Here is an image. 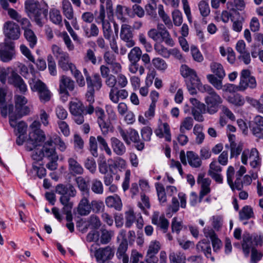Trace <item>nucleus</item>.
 I'll return each mask as SVG.
<instances>
[{"label":"nucleus","instance_id":"63","mask_svg":"<svg viewBox=\"0 0 263 263\" xmlns=\"http://www.w3.org/2000/svg\"><path fill=\"white\" fill-rule=\"evenodd\" d=\"M136 220V216L133 211H129L125 213V226L126 228H130Z\"/></svg>","mask_w":263,"mask_h":263},{"label":"nucleus","instance_id":"48","mask_svg":"<svg viewBox=\"0 0 263 263\" xmlns=\"http://www.w3.org/2000/svg\"><path fill=\"white\" fill-rule=\"evenodd\" d=\"M232 29L237 32H240L242 29V24L244 22V18L240 14L237 16L233 17L232 19Z\"/></svg>","mask_w":263,"mask_h":263},{"label":"nucleus","instance_id":"34","mask_svg":"<svg viewBox=\"0 0 263 263\" xmlns=\"http://www.w3.org/2000/svg\"><path fill=\"white\" fill-rule=\"evenodd\" d=\"M48 140L51 141L52 145L54 144L61 152H63L66 151L67 144L59 136L54 135L50 137Z\"/></svg>","mask_w":263,"mask_h":263},{"label":"nucleus","instance_id":"16","mask_svg":"<svg viewBox=\"0 0 263 263\" xmlns=\"http://www.w3.org/2000/svg\"><path fill=\"white\" fill-rule=\"evenodd\" d=\"M222 169L216 161H212L210 164L208 175L211 176L216 182L221 183L223 178L221 175Z\"/></svg>","mask_w":263,"mask_h":263},{"label":"nucleus","instance_id":"53","mask_svg":"<svg viewBox=\"0 0 263 263\" xmlns=\"http://www.w3.org/2000/svg\"><path fill=\"white\" fill-rule=\"evenodd\" d=\"M32 171L34 172L39 178H42L46 174V169L40 164L35 161L32 163Z\"/></svg>","mask_w":263,"mask_h":263},{"label":"nucleus","instance_id":"1","mask_svg":"<svg viewBox=\"0 0 263 263\" xmlns=\"http://www.w3.org/2000/svg\"><path fill=\"white\" fill-rule=\"evenodd\" d=\"M199 90L202 93L206 92L208 94L204 98L206 112L210 115L216 113L219 105L222 103L221 97L209 85L201 86Z\"/></svg>","mask_w":263,"mask_h":263},{"label":"nucleus","instance_id":"41","mask_svg":"<svg viewBox=\"0 0 263 263\" xmlns=\"http://www.w3.org/2000/svg\"><path fill=\"white\" fill-rule=\"evenodd\" d=\"M24 35L29 43L31 48H33L37 43V39L34 32L31 29H27L24 31Z\"/></svg>","mask_w":263,"mask_h":263},{"label":"nucleus","instance_id":"52","mask_svg":"<svg viewBox=\"0 0 263 263\" xmlns=\"http://www.w3.org/2000/svg\"><path fill=\"white\" fill-rule=\"evenodd\" d=\"M253 209L248 205L245 206L239 212V218L241 220H248L253 217Z\"/></svg>","mask_w":263,"mask_h":263},{"label":"nucleus","instance_id":"2","mask_svg":"<svg viewBox=\"0 0 263 263\" xmlns=\"http://www.w3.org/2000/svg\"><path fill=\"white\" fill-rule=\"evenodd\" d=\"M25 10L28 16L33 20L39 27H42L45 22L44 18L48 14V9L42 7L37 1H28L25 3Z\"/></svg>","mask_w":263,"mask_h":263},{"label":"nucleus","instance_id":"36","mask_svg":"<svg viewBox=\"0 0 263 263\" xmlns=\"http://www.w3.org/2000/svg\"><path fill=\"white\" fill-rule=\"evenodd\" d=\"M189 164L193 167H199L201 166L202 161L200 158L195 153L192 151H188L186 153Z\"/></svg>","mask_w":263,"mask_h":263},{"label":"nucleus","instance_id":"27","mask_svg":"<svg viewBox=\"0 0 263 263\" xmlns=\"http://www.w3.org/2000/svg\"><path fill=\"white\" fill-rule=\"evenodd\" d=\"M74 181L80 191L81 196L90 195L88 183L84 178L82 176L77 177Z\"/></svg>","mask_w":263,"mask_h":263},{"label":"nucleus","instance_id":"18","mask_svg":"<svg viewBox=\"0 0 263 263\" xmlns=\"http://www.w3.org/2000/svg\"><path fill=\"white\" fill-rule=\"evenodd\" d=\"M152 222L162 229L164 233H166L169 226L168 220L165 218L163 215H159L158 212H154L152 217Z\"/></svg>","mask_w":263,"mask_h":263},{"label":"nucleus","instance_id":"38","mask_svg":"<svg viewBox=\"0 0 263 263\" xmlns=\"http://www.w3.org/2000/svg\"><path fill=\"white\" fill-rule=\"evenodd\" d=\"M210 68L212 72L216 75L219 79H222L225 77V71L220 63L213 62L210 64Z\"/></svg>","mask_w":263,"mask_h":263},{"label":"nucleus","instance_id":"7","mask_svg":"<svg viewBox=\"0 0 263 263\" xmlns=\"http://www.w3.org/2000/svg\"><path fill=\"white\" fill-rule=\"evenodd\" d=\"M15 51L14 44L10 41H5L0 43V60L4 62H8L14 58Z\"/></svg>","mask_w":263,"mask_h":263},{"label":"nucleus","instance_id":"20","mask_svg":"<svg viewBox=\"0 0 263 263\" xmlns=\"http://www.w3.org/2000/svg\"><path fill=\"white\" fill-rule=\"evenodd\" d=\"M247 79L249 81V84L252 89L256 87V82L254 77L250 76V71L248 69H243L241 72L240 80L238 87L245 88L246 85V81Z\"/></svg>","mask_w":263,"mask_h":263},{"label":"nucleus","instance_id":"9","mask_svg":"<svg viewBox=\"0 0 263 263\" xmlns=\"http://www.w3.org/2000/svg\"><path fill=\"white\" fill-rule=\"evenodd\" d=\"M3 32L6 37L12 40L18 39L21 35L20 26L12 21H7L4 23Z\"/></svg>","mask_w":263,"mask_h":263},{"label":"nucleus","instance_id":"32","mask_svg":"<svg viewBox=\"0 0 263 263\" xmlns=\"http://www.w3.org/2000/svg\"><path fill=\"white\" fill-rule=\"evenodd\" d=\"M87 88L99 90L102 87V81L98 73H95L90 77V82L86 81Z\"/></svg>","mask_w":263,"mask_h":263},{"label":"nucleus","instance_id":"10","mask_svg":"<svg viewBox=\"0 0 263 263\" xmlns=\"http://www.w3.org/2000/svg\"><path fill=\"white\" fill-rule=\"evenodd\" d=\"M55 191L61 195L60 198H65L69 200L76 196L77 194L76 189L71 183L59 184L55 186Z\"/></svg>","mask_w":263,"mask_h":263},{"label":"nucleus","instance_id":"13","mask_svg":"<svg viewBox=\"0 0 263 263\" xmlns=\"http://www.w3.org/2000/svg\"><path fill=\"white\" fill-rule=\"evenodd\" d=\"M117 129L122 139L127 145H130L132 142L136 143L139 140L138 132L133 128L125 130L121 127L118 126Z\"/></svg>","mask_w":263,"mask_h":263},{"label":"nucleus","instance_id":"5","mask_svg":"<svg viewBox=\"0 0 263 263\" xmlns=\"http://www.w3.org/2000/svg\"><path fill=\"white\" fill-rule=\"evenodd\" d=\"M32 82H29L31 89L32 91L38 93L39 99L42 103H46L51 99L52 93L48 89L46 85L40 80H32Z\"/></svg>","mask_w":263,"mask_h":263},{"label":"nucleus","instance_id":"44","mask_svg":"<svg viewBox=\"0 0 263 263\" xmlns=\"http://www.w3.org/2000/svg\"><path fill=\"white\" fill-rule=\"evenodd\" d=\"M105 9L104 5H100L98 14L95 18L96 23L101 24L102 26L110 23L109 22L105 19Z\"/></svg>","mask_w":263,"mask_h":263},{"label":"nucleus","instance_id":"46","mask_svg":"<svg viewBox=\"0 0 263 263\" xmlns=\"http://www.w3.org/2000/svg\"><path fill=\"white\" fill-rule=\"evenodd\" d=\"M160 249L161 245L160 242L157 240H152L148 245L146 251V255L156 256Z\"/></svg>","mask_w":263,"mask_h":263},{"label":"nucleus","instance_id":"25","mask_svg":"<svg viewBox=\"0 0 263 263\" xmlns=\"http://www.w3.org/2000/svg\"><path fill=\"white\" fill-rule=\"evenodd\" d=\"M44 157H46L48 159L57 158L58 156L55 151V148L52 146L51 141L48 139L45 142L42 149Z\"/></svg>","mask_w":263,"mask_h":263},{"label":"nucleus","instance_id":"4","mask_svg":"<svg viewBox=\"0 0 263 263\" xmlns=\"http://www.w3.org/2000/svg\"><path fill=\"white\" fill-rule=\"evenodd\" d=\"M262 243L263 236L256 235L252 236L249 233H245L242 236L241 246L245 256L248 257L251 250L252 251L253 248H255V246H261Z\"/></svg>","mask_w":263,"mask_h":263},{"label":"nucleus","instance_id":"47","mask_svg":"<svg viewBox=\"0 0 263 263\" xmlns=\"http://www.w3.org/2000/svg\"><path fill=\"white\" fill-rule=\"evenodd\" d=\"M155 186L159 202L161 203L166 202L167 201L166 192L163 185L161 183H156Z\"/></svg>","mask_w":263,"mask_h":263},{"label":"nucleus","instance_id":"40","mask_svg":"<svg viewBox=\"0 0 263 263\" xmlns=\"http://www.w3.org/2000/svg\"><path fill=\"white\" fill-rule=\"evenodd\" d=\"M227 100L230 103L236 106H241L245 103L243 97L239 93H234L230 95L228 97Z\"/></svg>","mask_w":263,"mask_h":263},{"label":"nucleus","instance_id":"62","mask_svg":"<svg viewBox=\"0 0 263 263\" xmlns=\"http://www.w3.org/2000/svg\"><path fill=\"white\" fill-rule=\"evenodd\" d=\"M102 29L103 36L106 40L109 41L115 37L113 35L110 23L102 26Z\"/></svg>","mask_w":263,"mask_h":263},{"label":"nucleus","instance_id":"59","mask_svg":"<svg viewBox=\"0 0 263 263\" xmlns=\"http://www.w3.org/2000/svg\"><path fill=\"white\" fill-rule=\"evenodd\" d=\"M154 49L158 54L164 58H169L170 50H168L163 45L160 44H155L154 45Z\"/></svg>","mask_w":263,"mask_h":263},{"label":"nucleus","instance_id":"37","mask_svg":"<svg viewBox=\"0 0 263 263\" xmlns=\"http://www.w3.org/2000/svg\"><path fill=\"white\" fill-rule=\"evenodd\" d=\"M158 10L159 16L162 19L166 27L169 29H172L173 27V23L169 16L164 11L163 5H159Z\"/></svg>","mask_w":263,"mask_h":263},{"label":"nucleus","instance_id":"11","mask_svg":"<svg viewBox=\"0 0 263 263\" xmlns=\"http://www.w3.org/2000/svg\"><path fill=\"white\" fill-rule=\"evenodd\" d=\"M8 82L19 90L20 92L25 94L28 89L27 86L23 78L16 72L13 71L8 78Z\"/></svg>","mask_w":263,"mask_h":263},{"label":"nucleus","instance_id":"24","mask_svg":"<svg viewBox=\"0 0 263 263\" xmlns=\"http://www.w3.org/2000/svg\"><path fill=\"white\" fill-rule=\"evenodd\" d=\"M161 127H159L155 130L156 135L160 138H165L166 141L170 142L172 139L170 127L167 123H163Z\"/></svg>","mask_w":263,"mask_h":263},{"label":"nucleus","instance_id":"6","mask_svg":"<svg viewBox=\"0 0 263 263\" xmlns=\"http://www.w3.org/2000/svg\"><path fill=\"white\" fill-rule=\"evenodd\" d=\"M45 138L46 136L43 130L30 132L29 139L26 143V149L28 151H33L37 146L41 145Z\"/></svg>","mask_w":263,"mask_h":263},{"label":"nucleus","instance_id":"51","mask_svg":"<svg viewBox=\"0 0 263 263\" xmlns=\"http://www.w3.org/2000/svg\"><path fill=\"white\" fill-rule=\"evenodd\" d=\"M152 64L156 69L159 71H165L167 68L166 62L160 58H155L152 60Z\"/></svg>","mask_w":263,"mask_h":263},{"label":"nucleus","instance_id":"55","mask_svg":"<svg viewBox=\"0 0 263 263\" xmlns=\"http://www.w3.org/2000/svg\"><path fill=\"white\" fill-rule=\"evenodd\" d=\"M114 233L112 231H108L106 229L101 230V235L100 237V242L102 244H107L109 243L112 237L114 236Z\"/></svg>","mask_w":263,"mask_h":263},{"label":"nucleus","instance_id":"57","mask_svg":"<svg viewBox=\"0 0 263 263\" xmlns=\"http://www.w3.org/2000/svg\"><path fill=\"white\" fill-rule=\"evenodd\" d=\"M198 8L200 13L202 17H205L210 13L211 10L209 4L204 1H201L199 3Z\"/></svg>","mask_w":263,"mask_h":263},{"label":"nucleus","instance_id":"35","mask_svg":"<svg viewBox=\"0 0 263 263\" xmlns=\"http://www.w3.org/2000/svg\"><path fill=\"white\" fill-rule=\"evenodd\" d=\"M84 104L78 100L70 101L69 102V111L72 115H77L83 112Z\"/></svg>","mask_w":263,"mask_h":263},{"label":"nucleus","instance_id":"28","mask_svg":"<svg viewBox=\"0 0 263 263\" xmlns=\"http://www.w3.org/2000/svg\"><path fill=\"white\" fill-rule=\"evenodd\" d=\"M69 171L73 175H82L84 169L82 165L73 158L68 159Z\"/></svg>","mask_w":263,"mask_h":263},{"label":"nucleus","instance_id":"21","mask_svg":"<svg viewBox=\"0 0 263 263\" xmlns=\"http://www.w3.org/2000/svg\"><path fill=\"white\" fill-rule=\"evenodd\" d=\"M180 72L182 76L186 78V81H193L195 83L197 80H199L196 71L186 65L181 66Z\"/></svg>","mask_w":263,"mask_h":263},{"label":"nucleus","instance_id":"3","mask_svg":"<svg viewBox=\"0 0 263 263\" xmlns=\"http://www.w3.org/2000/svg\"><path fill=\"white\" fill-rule=\"evenodd\" d=\"M52 51L58 60L59 66L64 71L70 70L71 72L75 69L76 67L70 61V58L68 53L64 51L56 45L52 46Z\"/></svg>","mask_w":263,"mask_h":263},{"label":"nucleus","instance_id":"61","mask_svg":"<svg viewBox=\"0 0 263 263\" xmlns=\"http://www.w3.org/2000/svg\"><path fill=\"white\" fill-rule=\"evenodd\" d=\"M209 82L217 89L220 90L222 87V79H218L214 75L210 74L207 76Z\"/></svg>","mask_w":263,"mask_h":263},{"label":"nucleus","instance_id":"19","mask_svg":"<svg viewBox=\"0 0 263 263\" xmlns=\"http://www.w3.org/2000/svg\"><path fill=\"white\" fill-rule=\"evenodd\" d=\"M196 250L199 253H203L207 258H210L212 261H214L215 259L212 256V250L211 244L209 240L203 239L199 241L196 245Z\"/></svg>","mask_w":263,"mask_h":263},{"label":"nucleus","instance_id":"56","mask_svg":"<svg viewBox=\"0 0 263 263\" xmlns=\"http://www.w3.org/2000/svg\"><path fill=\"white\" fill-rule=\"evenodd\" d=\"M88 223V227L93 230H97L101 226V222L99 217L96 215H91L89 217Z\"/></svg>","mask_w":263,"mask_h":263},{"label":"nucleus","instance_id":"43","mask_svg":"<svg viewBox=\"0 0 263 263\" xmlns=\"http://www.w3.org/2000/svg\"><path fill=\"white\" fill-rule=\"evenodd\" d=\"M142 54V51L138 47H135L131 49L128 54V58L130 63L138 62Z\"/></svg>","mask_w":263,"mask_h":263},{"label":"nucleus","instance_id":"58","mask_svg":"<svg viewBox=\"0 0 263 263\" xmlns=\"http://www.w3.org/2000/svg\"><path fill=\"white\" fill-rule=\"evenodd\" d=\"M60 203L63 205L62 209L63 214H68L71 212V210L73 206L72 202L70 201V200L65 198L59 199Z\"/></svg>","mask_w":263,"mask_h":263},{"label":"nucleus","instance_id":"14","mask_svg":"<svg viewBox=\"0 0 263 263\" xmlns=\"http://www.w3.org/2000/svg\"><path fill=\"white\" fill-rule=\"evenodd\" d=\"M75 87L74 82L69 77L62 76L60 80L59 91L67 98L69 96L68 90L72 91Z\"/></svg>","mask_w":263,"mask_h":263},{"label":"nucleus","instance_id":"60","mask_svg":"<svg viewBox=\"0 0 263 263\" xmlns=\"http://www.w3.org/2000/svg\"><path fill=\"white\" fill-rule=\"evenodd\" d=\"M97 140L99 144L100 148L104 150L107 155L111 156L112 154V152L108 146L106 140L101 136H97Z\"/></svg>","mask_w":263,"mask_h":263},{"label":"nucleus","instance_id":"22","mask_svg":"<svg viewBox=\"0 0 263 263\" xmlns=\"http://www.w3.org/2000/svg\"><path fill=\"white\" fill-rule=\"evenodd\" d=\"M110 144L113 152L118 156L123 155L126 151L124 144L116 137L110 138Z\"/></svg>","mask_w":263,"mask_h":263},{"label":"nucleus","instance_id":"8","mask_svg":"<svg viewBox=\"0 0 263 263\" xmlns=\"http://www.w3.org/2000/svg\"><path fill=\"white\" fill-rule=\"evenodd\" d=\"M241 158L242 163L245 165L247 164L248 159H249L250 164L253 168H257L260 166V160L259 153L255 148H253L251 150L245 149L242 153Z\"/></svg>","mask_w":263,"mask_h":263},{"label":"nucleus","instance_id":"45","mask_svg":"<svg viewBox=\"0 0 263 263\" xmlns=\"http://www.w3.org/2000/svg\"><path fill=\"white\" fill-rule=\"evenodd\" d=\"M194 124V121L192 117L185 118L180 123L179 130L181 133H185V130H191Z\"/></svg>","mask_w":263,"mask_h":263},{"label":"nucleus","instance_id":"17","mask_svg":"<svg viewBox=\"0 0 263 263\" xmlns=\"http://www.w3.org/2000/svg\"><path fill=\"white\" fill-rule=\"evenodd\" d=\"M114 253L111 248L107 246L104 248H99L96 251L95 256L99 263H104L106 260L110 259Z\"/></svg>","mask_w":263,"mask_h":263},{"label":"nucleus","instance_id":"23","mask_svg":"<svg viewBox=\"0 0 263 263\" xmlns=\"http://www.w3.org/2000/svg\"><path fill=\"white\" fill-rule=\"evenodd\" d=\"M127 249L128 242H120L116 253L117 258L120 260V263H128V256L126 254Z\"/></svg>","mask_w":263,"mask_h":263},{"label":"nucleus","instance_id":"50","mask_svg":"<svg viewBox=\"0 0 263 263\" xmlns=\"http://www.w3.org/2000/svg\"><path fill=\"white\" fill-rule=\"evenodd\" d=\"M170 260L174 263H185L186 258L184 254L181 252H172L169 255Z\"/></svg>","mask_w":263,"mask_h":263},{"label":"nucleus","instance_id":"12","mask_svg":"<svg viewBox=\"0 0 263 263\" xmlns=\"http://www.w3.org/2000/svg\"><path fill=\"white\" fill-rule=\"evenodd\" d=\"M120 37L121 40L126 43V46L129 48L133 47L135 44L133 40L132 26L127 24H123L121 25Z\"/></svg>","mask_w":263,"mask_h":263},{"label":"nucleus","instance_id":"64","mask_svg":"<svg viewBox=\"0 0 263 263\" xmlns=\"http://www.w3.org/2000/svg\"><path fill=\"white\" fill-rule=\"evenodd\" d=\"M172 15L174 25L176 26H180L183 22L182 14L181 11L176 9L172 12Z\"/></svg>","mask_w":263,"mask_h":263},{"label":"nucleus","instance_id":"30","mask_svg":"<svg viewBox=\"0 0 263 263\" xmlns=\"http://www.w3.org/2000/svg\"><path fill=\"white\" fill-rule=\"evenodd\" d=\"M228 10L234 12L237 15L240 14L238 11H242L245 8L243 0H233V2H228L227 4Z\"/></svg>","mask_w":263,"mask_h":263},{"label":"nucleus","instance_id":"49","mask_svg":"<svg viewBox=\"0 0 263 263\" xmlns=\"http://www.w3.org/2000/svg\"><path fill=\"white\" fill-rule=\"evenodd\" d=\"M91 190L95 194H102L104 191L102 182L98 179H93L91 181Z\"/></svg>","mask_w":263,"mask_h":263},{"label":"nucleus","instance_id":"42","mask_svg":"<svg viewBox=\"0 0 263 263\" xmlns=\"http://www.w3.org/2000/svg\"><path fill=\"white\" fill-rule=\"evenodd\" d=\"M193 132L196 136V143L198 144H201L205 138L204 134L203 132V127L200 125L196 124L193 128Z\"/></svg>","mask_w":263,"mask_h":263},{"label":"nucleus","instance_id":"29","mask_svg":"<svg viewBox=\"0 0 263 263\" xmlns=\"http://www.w3.org/2000/svg\"><path fill=\"white\" fill-rule=\"evenodd\" d=\"M197 183L200 185L201 190L200 192L209 193L211 192L210 187L211 180L209 178H204V174H199L197 180Z\"/></svg>","mask_w":263,"mask_h":263},{"label":"nucleus","instance_id":"54","mask_svg":"<svg viewBox=\"0 0 263 263\" xmlns=\"http://www.w3.org/2000/svg\"><path fill=\"white\" fill-rule=\"evenodd\" d=\"M210 220L213 228L217 231H219L223 224L222 217L218 215H214L211 217Z\"/></svg>","mask_w":263,"mask_h":263},{"label":"nucleus","instance_id":"26","mask_svg":"<svg viewBox=\"0 0 263 263\" xmlns=\"http://www.w3.org/2000/svg\"><path fill=\"white\" fill-rule=\"evenodd\" d=\"M105 203L108 208H114L117 211H121L122 208L121 199L117 195L107 197Z\"/></svg>","mask_w":263,"mask_h":263},{"label":"nucleus","instance_id":"39","mask_svg":"<svg viewBox=\"0 0 263 263\" xmlns=\"http://www.w3.org/2000/svg\"><path fill=\"white\" fill-rule=\"evenodd\" d=\"M83 29L85 33V35L87 37H96L99 35V29L97 25L95 23H91L90 27L84 26Z\"/></svg>","mask_w":263,"mask_h":263},{"label":"nucleus","instance_id":"31","mask_svg":"<svg viewBox=\"0 0 263 263\" xmlns=\"http://www.w3.org/2000/svg\"><path fill=\"white\" fill-rule=\"evenodd\" d=\"M62 11L63 15L68 20L74 18V10L70 2L68 0H63L62 2Z\"/></svg>","mask_w":263,"mask_h":263},{"label":"nucleus","instance_id":"33","mask_svg":"<svg viewBox=\"0 0 263 263\" xmlns=\"http://www.w3.org/2000/svg\"><path fill=\"white\" fill-rule=\"evenodd\" d=\"M49 20L54 24L62 26L63 17L60 11L57 8H51L49 12Z\"/></svg>","mask_w":263,"mask_h":263},{"label":"nucleus","instance_id":"15","mask_svg":"<svg viewBox=\"0 0 263 263\" xmlns=\"http://www.w3.org/2000/svg\"><path fill=\"white\" fill-rule=\"evenodd\" d=\"M90 195L81 196V199L77 208V211L81 216L89 215L91 211V202H89Z\"/></svg>","mask_w":263,"mask_h":263}]
</instances>
